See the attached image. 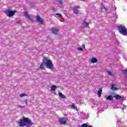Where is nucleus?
Returning <instances> with one entry per match:
<instances>
[{
	"label": "nucleus",
	"instance_id": "obj_1",
	"mask_svg": "<svg viewBox=\"0 0 127 127\" xmlns=\"http://www.w3.org/2000/svg\"><path fill=\"white\" fill-rule=\"evenodd\" d=\"M17 123L20 127H31L32 126L34 125V123L32 122L31 120L28 118H24L20 119L17 121Z\"/></svg>",
	"mask_w": 127,
	"mask_h": 127
},
{
	"label": "nucleus",
	"instance_id": "obj_2",
	"mask_svg": "<svg viewBox=\"0 0 127 127\" xmlns=\"http://www.w3.org/2000/svg\"><path fill=\"white\" fill-rule=\"evenodd\" d=\"M43 63L45 64V66L47 67V68L50 69L52 70V71H55V68H54L53 64L50 60L48 59L46 57H44L43 59Z\"/></svg>",
	"mask_w": 127,
	"mask_h": 127
},
{
	"label": "nucleus",
	"instance_id": "obj_3",
	"mask_svg": "<svg viewBox=\"0 0 127 127\" xmlns=\"http://www.w3.org/2000/svg\"><path fill=\"white\" fill-rule=\"evenodd\" d=\"M118 29L121 34L127 36V29L125 26L120 25L118 27Z\"/></svg>",
	"mask_w": 127,
	"mask_h": 127
},
{
	"label": "nucleus",
	"instance_id": "obj_4",
	"mask_svg": "<svg viewBox=\"0 0 127 127\" xmlns=\"http://www.w3.org/2000/svg\"><path fill=\"white\" fill-rule=\"evenodd\" d=\"M5 14L8 16V17H12L13 15H14V13L16 12V10H14L13 11L10 10H6L4 11Z\"/></svg>",
	"mask_w": 127,
	"mask_h": 127
},
{
	"label": "nucleus",
	"instance_id": "obj_5",
	"mask_svg": "<svg viewBox=\"0 0 127 127\" xmlns=\"http://www.w3.org/2000/svg\"><path fill=\"white\" fill-rule=\"evenodd\" d=\"M94 104L92 105L93 109H99V111L103 112V110H104V106H100V105L98 104Z\"/></svg>",
	"mask_w": 127,
	"mask_h": 127
},
{
	"label": "nucleus",
	"instance_id": "obj_6",
	"mask_svg": "<svg viewBox=\"0 0 127 127\" xmlns=\"http://www.w3.org/2000/svg\"><path fill=\"white\" fill-rule=\"evenodd\" d=\"M59 122L60 125H65L67 123V121L64 118H59Z\"/></svg>",
	"mask_w": 127,
	"mask_h": 127
},
{
	"label": "nucleus",
	"instance_id": "obj_7",
	"mask_svg": "<svg viewBox=\"0 0 127 127\" xmlns=\"http://www.w3.org/2000/svg\"><path fill=\"white\" fill-rule=\"evenodd\" d=\"M36 19L38 22L40 23V24H43V19L39 15L36 16Z\"/></svg>",
	"mask_w": 127,
	"mask_h": 127
},
{
	"label": "nucleus",
	"instance_id": "obj_8",
	"mask_svg": "<svg viewBox=\"0 0 127 127\" xmlns=\"http://www.w3.org/2000/svg\"><path fill=\"white\" fill-rule=\"evenodd\" d=\"M80 7L79 6H75L73 8V13L77 14L78 12H79V8Z\"/></svg>",
	"mask_w": 127,
	"mask_h": 127
},
{
	"label": "nucleus",
	"instance_id": "obj_9",
	"mask_svg": "<svg viewBox=\"0 0 127 127\" xmlns=\"http://www.w3.org/2000/svg\"><path fill=\"white\" fill-rule=\"evenodd\" d=\"M24 15L25 16V17H26V18H28V19H29V20H31V17H30V16L28 14V13L27 12H25L24 13Z\"/></svg>",
	"mask_w": 127,
	"mask_h": 127
},
{
	"label": "nucleus",
	"instance_id": "obj_10",
	"mask_svg": "<svg viewBox=\"0 0 127 127\" xmlns=\"http://www.w3.org/2000/svg\"><path fill=\"white\" fill-rule=\"evenodd\" d=\"M105 99L106 100H109V101H113L114 97H113V96L112 95H109L108 96H105Z\"/></svg>",
	"mask_w": 127,
	"mask_h": 127
},
{
	"label": "nucleus",
	"instance_id": "obj_11",
	"mask_svg": "<svg viewBox=\"0 0 127 127\" xmlns=\"http://www.w3.org/2000/svg\"><path fill=\"white\" fill-rule=\"evenodd\" d=\"M79 127H93V126H91L90 124H83L82 126H80Z\"/></svg>",
	"mask_w": 127,
	"mask_h": 127
},
{
	"label": "nucleus",
	"instance_id": "obj_12",
	"mask_svg": "<svg viewBox=\"0 0 127 127\" xmlns=\"http://www.w3.org/2000/svg\"><path fill=\"white\" fill-rule=\"evenodd\" d=\"M59 31V30H58V29H56V28H54L52 30V32L54 34H58Z\"/></svg>",
	"mask_w": 127,
	"mask_h": 127
},
{
	"label": "nucleus",
	"instance_id": "obj_13",
	"mask_svg": "<svg viewBox=\"0 0 127 127\" xmlns=\"http://www.w3.org/2000/svg\"><path fill=\"white\" fill-rule=\"evenodd\" d=\"M82 27H88L89 26V24L86 22V21H84L82 24Z\"/></svg>",
	"mask_w": 127,
	"mask_h": 127
},
{
	"label": "nucleus",
	"instance_id": "obj_14",
	"mask_svg": "<svg viewBox=\"0 0 127 127\" xmlns=\"http://www.w3.org/2000/svg\"><path fill=\"white\" fill-rule=\"evenodd\" d=\"M90 62L91 63H97L98 62V59L93 58L90 60Z\"/></svg>",
	"mask_w": 127,
	"mask_h": 127
},
{
	"label": "nucleus",
	"instance_id": "obj_15",
	"mask_svg": "<svg viewBox=\"0 0 127 127\" xmlns=\"http://www.w3.org/2000/svg\"><path fill=\"white\" fill-rule=\"evenodd\" d=\"M102 92H103V90H102V88H100L97 93L98 96L99 98L102 96Z\"/></svg>",
	"mask_w": 127,
	"mask_h": 127
},
{
	"label": "nucleus",
	"instance_id": "obj_16",
	"mask_svg": "<svg viewBox=\"0 0 127 127\" xmlns=\"http://www.w3.org/2000/svg\"><path fill=\"white\" fill-rule=\"evenodd\" d=\"M59 96L62 98V99H66V96L64 94H62V93L59 92Z\"/></svg>",
	"mask_w": 127,
	"mask_h": 127
},
{
	"label": "nucleus",
	"instance_id": "obj_17",
	"mask_svg": "<svg viewBox=\"0 0 127 127\" xmlns=\"http://www.w3.org/2000/svg\"><path fill=\"white\" fill-rule=\"evenodd\" d=\"M111 89L112 91H116L118 90V88H117L115 86V84H112L111 86Z\"/></svg>",
	"mask_w": 127,
	"mask_h": 127
},
{
	"label": "nucleus",
	"instance_id": "obj_18",
	"mask_svg": "<svg viewBox=\"0 0 127 127\" xmlns=\"http://www.w3.org/2000/svg\"><path fill=\"white\" fill-rule=\"evenodd\" d=\"M114 98H115L116 100H120V99H122V96L119 95H116L114 96Z\"/></svg>",
	"mask_w": 127,
	"mask_h": 127
},
{
	"label": "nucleus",
	"instance_id": "obj_19",
	"mask_svg": "<svg viewBox=\"0 0 127 127\" xmlns=\"http://www.w3.org/2000/svg\"><path fill=\"white\" fill-rule=\"evenodd\" d=\"M71 109H73L74 110H75V111H78V108L75 106L74 104H72L71 106Z\"/></svg>",
	"mask_w": 127,
	"mask_h": 127
},
{
	"label": "nucleus",
	"instance_id": "obj_20",
	"mask_svg": "<svg viewBox=\"0 0 127 127\" xmlns=\"http://www.w3.org/2000/svg\"><path fill=\"white\" fill-rule=\"evenodd\" d=\"M100 8H101V10L102 11H103V12L107 11V9H106V7H105V6H101Z\"/></svg>",
	"mask_w": 127,
	"mask_h": 127
},
{
	"label": "nucleus",
	"instance_id": "obj_21",
	"mask_svg": "<svg viewBox=\"0 0 127 127\" xmlns=\"http://www.w3.org/2000/svg\"><path fill=\"white\" fill-rule=\"evenodd\" d=\"M107 74L108 75H110V76H115V74L114 73V72H112V71H107Z\"/></svg>",
	"mask_w": 127,
	"mask_h": 127
},
{
	"label": "nucleus",
	"instance_id": "obj_22",
	"mask_svg": "<svg viewBox=\"0 0 127 127\" xmlns=\"http://www.w3.org/2000/svg\"><path fill=\"white\" fill-rule=\"evenodd\" d=\"M52 91H55L57 89V86L56 85H52L51 87Z\"/></svg>",
	"mask_w": 127,
	"mask_h": 127
},
{
	"label": "nucleus",
	"instance_id": "obj_23",
	"mask_svg": "<svg viewBox=\"0 0 127 127\" xmlns=\"http://www.w3.org/2000/svg\"><path fill=\"white\" fill-rule=\"evenodd\" d=\"M82 117L83 118V119H84V120L86 119H88V115L85 113L83 114L82 115Z\"/></svg>",
	"mask_w": 127,
	"mask_h": 127
},
{
	"label": "nucleus",
	"instance_id": "obj_24",
	"mask_svg": "<svg viewBox=\"0 0 127 127\" xmlns=\"http://www.w3.org/2000/svg\"><path fill=\"white\" fill-rule=\"evenodd\" d=\"M123 73L124 75H125V77H127V69L123 70Z\"/></svg>",
	"mask_w": 127,
	"mask_h": 127
},
{
	"label": "nucleus",
	"instance_id": "obj_25",
	"mask_svg": "<svg viewBox=\"0 0 127 127\" xmlns=\"http://www.w3.org/2000/svg\"><path fill=\"white\" fill-rule=\"evenodd\" d=\"M40 68L41 69H44V63L43 62V63H42L40 66Z\"/></svg>",
	"mask_w": 127,
	"mask_h": 127
},
{
	"label": "nucleus",
	"instance_id": "obj_26",
	"mask_svg": "<svg viewBox=\"0 0 127 127\" xmlns=\"http://www.w3.org/2000/svg\"><path fill=\"white\" fill-rule=\"evenodd\" d=\"M26 96H27V95L26 94H25V93H22L20 95V98H22V97H25Z\"/></svg>",
	"mask_w": 127,
	"mask_h": 127
},
{
	"label": "nucleus",
	"instance_id": "obj_27",
	"mask_svg": "<svg viewBox=\"0 0 127 127\" xmlns=\"http://www.w3.org/2000/svg\"><path fill=\"white\" fill-rule=\"evenodd\" d=\"M57 0L61 5H62V4H63V2L62 1V0Z\"/></svg>",
	"mask_w": 127,
	"mask_h": 127
},
{
	"label": "nucleus",
	"instance_id": "obj_28",
	"mask_svg": "<svg viewBox=\"0 0 127 127\" xmlns=\"http://www.w3.org/2000/svg\"><path fill=\"white\" fill-rule=\"evenodd\" d=\"M56 15H57L58 17H59V18H61V17H62V14H59L58 13H56Z\"/></svg>",
	"mask_w": 127,
	"mask_h": 127
},
{
	"label": "nucleus",
	"instance_id": "obj_29",
	"mask_svg": "<svg viewBox=\"0 0 127 127\" xmlns=\"http://www.w3.org/2000/svg\"><path fill=\"white\" fill-rule=\"evenodd\" d=\"M127 106L126 105H123V108L122 109L123 111L124 112V110H126L127 109Z\"/></svg>",
	"mask_w": 127,
	"mask_h": 127
},
{
	"label": "nucleus",
	"instance_id": "obj_30",
	"mask_svg": "<svg viewBox=\"0 0 127 127\" xmlns=\"http://www.w3.org/2000/svg\"><path fill=\"white\" fill-rule=\"evenodd\" d=\"M18 108H19L20 109H24V108H25V106H22L21 105H19Z\"/></svg>",
	"mask_w": 127,
	"mask_h": 127
},
{
	"label": "nucleus",
	"instance_id": "obj_31",
	"mask_svg": "<svg viewBox=\"0 0 127 127\" xmlns=\"http://www.w3.org/2000/svg\"><path fill=\"white\" fill-rule=\"evenodd\" d=\"M78 50H79V51H82L83 50V49H82V48H78Z\"/></svg>",
	"mask_w": 127,
	"mask_h": 127
},
{
	"label": "nucleus",
	"instance_id": "obj_32",
	"mask_svg": "<svg viewBox=\"0 0 127 127\" xmlns=\"http://www.w3.org/2000/svg\"><path fill=\"white\" fill-rule=\"evenodd\" d=\"M25 104L27 106L28 105V103H27V99H26L25 101Z\"/></svg>",
	"mask_w": 127,
	"mask_h": 127
},
{
	"label": "nucleus",
	"instance_id": "obj_33",
	"mask_svg": "<svg viewBox=\"0 0 127 127\" xmlns=\"http://www.w3.org/2000/svg\"><path fill=\"white\" fill-rule=\"evenodd\" d=\"M52 10H53V11H55V8H52Z\"/></svg>",
	"mask_w": 127,
	"mask_h": 127
},
{
	"label": "nucleus",
	"instance_id": "obj_34",
	"mask_svg": "<svg viewBox=\"0 0 127 127\" xmlns=\"http://www.w3.org/2000/svg\"><path fill=\"white\" fill-rule=\"evenodd\" d=\"M82 47H83V48L85 49V45L83 44L82 46Z\"/></svg>",
	"mask_w": 127,
	"mask_h": 127
},
{
	"label": "nucleus",
	"instance_id": "obj_35",
	"mask_svg": "<svg viewBox=\"0 0 127 127\" xmlns=\"http://www.w3.org/2000/svg\"><path fill=\"white\" fill-rule=\"evenodd\" d=\"M20 21H17V23H20Z\"/></svg>",
	"mask_w": 127,
	"mask_h": 127
}]
</instances>
